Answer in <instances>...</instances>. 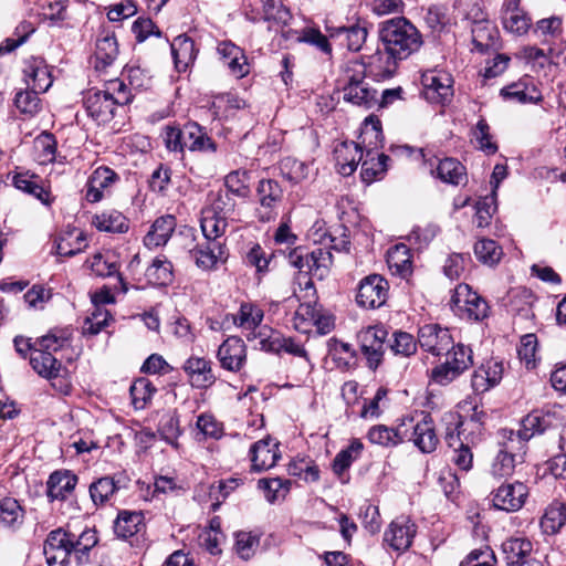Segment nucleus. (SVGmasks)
I'll list each match as a JSON object with an SVG mask.
<instances>
[{
	"label": "nucleus",
	"instance_id": "1",
	"mask_svg": "<svg viewBox=\"0 0 566 566\" xmlns=\"http://www.w3.org/2000/svg\"><path fill=\"white\" fill-rule=\"evenodd\" d=\"M133 94L129 86L120 78H114L105 84L102 91H90L85 97V108L98 124L109 122L118 106L132 102Z\"/></svg>",
	"mask_w": 566,
	"mask_h": 566
},
{
	"label": "nucleus",
	"instance_id": "2",
	"mask_svg": "<svg viewBox=\"0 0 566 566\" xmlns=\"http://www.w3.org/2000/svg\"><path fill=\"white\" fill-rule=\"evenodd\" d=\"M379 38L384 48L397 60L407 59L423 44L418 29L402 17L385 21Z\"/></svg>",
	"mask_w": 566,
	"mask_h": 566
},
{
	"label": "nucleus",
	"instance_id": "3",
	"mask_svg": "<svg viewBox=\"0 0 566 566\" xmlns=\"http://www.w3.org/2000/svg\"><path fill=\"white\" fill-rule=\"evenodd\" d=\"M360 138L365 147V154L360 161V175L365 182L371 184L384 176L389 161L387 155L375 151L378 147H382L384 143L381 123L377 117L369 116L365 119Z\"/></svg>",
	"mask_w": 566,
	"mask_h": 566
},
{
	"label": "nucleus",
	"instance_id": "4",
	"mask_svg": "<svg viewBox=\"0 0 566 566\" xmlns=\"http://www.w3.org/2000/svg\"><path fill=\"white\" fill-rule=\"evenodd\" d=\"M497 437L500 450L492 463L491 473L496 478H507L514 473L517 464L524 462L525 448L512 429H501Z\"/></svg>",
	"mask_w": 566,
	"mask_h": 566
},
{
	"label": "nucleus",
	"instance_id": "5",
	"mask_svg": "<svg viewBox=\"0 0 566 566\" xmlns=\"http://www.w3.org/2000/svg\"><path fill=\"white\" fill-rule=\"evenodd\" d=\"M366 66L354 63L348 66L343 77V97L354 105L371 107L377 103V92L365 82Z\"/></svg>",
	"mask_w": 566,
	"mask_h": 566
},
{
	"label": "nucleus",
	"instance_id": "6",
	"mask_svg": "<svg viewBox=\"0 0 566 566\" xmlns=\"http://www.w3.org/2000/svg\"><path fill=\"white\" fill-rule=\"evenodd\" d=\"M450 307L460 318L482 321L488 317L489 305L468 284H459L451 296Z\"/></svg>",
	"mask_w": 566,
	"mask_h": 566
},
{
	"label": "nucleus",
	"instance_id": "7",
	"mask_svg": "<svg viewBox=\"0 0 566 566\" xmlns=\"http://www.w3.org/2000/svg\"><path fill=\"white\" fill-rule=\"evenodd\" d=\"M255 195L258 207L255 217L260 222L275 220L279 214V207L283 201L284 191L279 181L274 179H262L259 181Z\"/></svg>",
	"mask_w": 566,
	"mask_h": 566
},
{
	"label": "nucleus",
	"instance_id": "8",
	"mask_svg": "<svg viewBox=\"0 0 566 566\" xmlns=\"http://www.w3.org/2000/svg\"><path fill=\"white\" fill-rule=\"evenodd\" d=\"M388 292L387 280L381 275L370 274L360 281L356 302L364 308H378L386 303Z\"/></svg>",
	"mask_w": 566,
	"mask_h": 566
},
{
	"label": "nucleus",
	"instance_id": "9",
	"mask_svg": "<svg viewBox=\"0 0 566 566\" xmlns=\"http://www.w3.org/2000/svg\"><path fill=\"white\" fill-rule=\"evenodd\" d=\"M388 332L382 326H368L358 333L360 349L368 366L376 369L382 360Z\"/></svg>",
	"mask_w": 566,
	"mask_h": 566
},
{
	"label": "nucleus",
	"instance_id": "10",
	"mask_svg": "<svg viewBox=\"0 0 566 566\" xmlns=\"http://www.w3.org/2000/svg\"><path fill=\"white\" fill-rule=\"evenodd\" d=\"M452 83L451 75L444 71L429 70L421 75L423 95L431 103L443 104L449 101L453 95Z\"/></svg>",
	"mask_w": 566,
	"mask_h": 566
},
{
	"label": "nucleus",
	"instance_id": "11",
	"mask_svg": "<svg viewBox=\"0 0 566 566\" xmlns=\"http://www.w3.org/2000/svg\"><path fill=\"white\" fill-rule=\"evenodd\" d=\"M129 482V478L123 472L102 476L91 483L90 496L95 505L103 506L111 503L120 490L127 489Z\"/></svg>",
	"mask_w": 566,
	"mask_h": 566
},
{
	"label": "nucleus",
	"instance_id": "12",
	"mask_svg": "<svg viewBox=\"0 0 566 566\" xmlns=\"http://www.w3.org/2000/svg\"><path fill=\"white\" fill-rule=\"evenodd\" d=\"M559 418L557 412L551 410H535L523 418L521 429L515 432V438L522 441V446L526 448V442L535 434H541L548 428L557 426Z\"/></svg>",
	"mask_w": 566,
	"mask_h": 566
},
{
	"label": "nucleus",
	"instance_id": "13",
	"mask_svg": "<svg viewBox=\"0 0 566 566\" xmlns=\"http://www.w3.org/2000/svg\"><path fill=\"white\" fill-rule=\"evenodd\" d=\"M418 343L423 350L439 356L452 346L453 339L448 328L427 324L418 331Z\"/></svg>",
	"mask_w": 566,
	"mask_h": 566
},
{
	"label": "nucleus",
	"instance_id": "14",
	"mask_svg": "<svg viewBox=\"0 0 566 566\" xmlns=\"http://www.w3.org/2000/svg\"><path fill=\"white\" fill-rule=\"evenodd\" d=\"M493 505L502 511L516 512L525 503L528 489L522 482L505 483L499 486L493 493Z\"/></svg>",
	"mask_w": 566,
	"mask_h": 566
},
{
	"label": "nucleus",
	"instance_id": "15",
	"mask_svg": "<svg viewBox=\"0 0 566 566\" xmlns=\"http://www.w3.org/2000/svg\"><path fill=\"white\" fill-rule=\"evenodd\" d=\"M500 95L504 101L526 104L538 103L542 101L543 95L537 86L536 81L528 75L521 77L518 81L504 86Z\"/></svg>",
	"mask_w": 566,
	"mask_h": 566
},
{
	"label": "nucleus",
	"instance_id": "16",
	"mask_svg": "<svg viewBox=\"0 0 566 566\" xmlns=\"http://www.w3.org/2000/svg\"><path fill=\"white\" fill-rule=\"evenodd\" d=\"M22 72L28 88L45 93L53 83L51 71L45 60L40 56L24 60Z\"/></svg>",
	"mask_w": 566,
	"mask_h": 566
},
{
	"label": "nucleus",
	"instance_id": "17",
	"mask_svg": "<svg viewBox=\"0 0 566 566\" xmlns=\"http://www.w3.org/2000/svg\"><path fill=\"white\" fill-rule=\"evenodd\" d=\"M217 358L223 369L240 371L247 361V346L240 337L230 336L219 346Z\"/></svg>",
	"mask_w": 566,
	"mask_h": 566
},
{
	"label": "nucleus",
	"instance_id": "18",
	"mask_svg": "<svg viewBox=\"0 0 566 566\" xmlns=\"http://www.w3.org/2000/svg\"><path fill=\"white\" fill-rule=\"evenodd\" d=\"M220 60L235 78H242L250 73L248 57L240 46L231 41H222L217 46Z\"/></svg>",
	"mask_w": 566,
	"mask_h": 566
},
{
	"label": "nucleus",
	"instance_id": "19",
	"mask_svg": "<svg viewBox=\"0 0 566 566\" xmlns=\"http://www.w3.org/2000/svg\"><path fill=\"white\" fill-rule=\"evenodd\" d=\"M406 422L409 429V437L407 439L411 440L421 452L431 453L437 449L439 439L433 420L429 416H423L416 424H413L412 419Z\"/></svg>",
	"mask_w": 566,
	"mask_h": 566
},
{
	"label": "nucleus",
	"instance_id": "20",
	"mask_svg": "<svg viewBox=\"0 0 566 566\" xmlns=\"http://www.w3.org/2000/svg\"><path fill=\"white\" fill-rule=\"evenodd\" d=\"M415 535V523L407 516H399L390 523L384 539L395 551L403 552L411 546Z\"/></svg>",
	"mask_w": 566,
	"mask_h": 566
},
{
	"label": "nucleus",
	"instance_id": "21",
	"mask_svg": "<svg viewBox=\"0 0 566 566\" xmlns=\"http://www.w3.org/2000/svg\"><path fill=\"white\" fill-rule=\"evenodd\" d=\"M333 263V255L329 250L325 248H315L305 256L297 255L294 265L301 271L306 269V272L312 276L323 280L327 276L329 268Z\"/></svg>",
	"mask_w": 566,
	"mask_h": 566
},
{
	"label": "nucleus",
	"instance_id": "22",
	"mask_svg": "<svg viewBox=\"0 0 566 566\" xmlns=\"http://www.w3.org/2000/svg\"><path fill=\"white\" fill-rule=\"evenodd\" d=\"M503 364L494 359L482 363L471 378V387L475 394H484L500 384L503 377Z\"/></svg>",
	"mask_w": 566,
	"mask_h": 566
},
{
	"label": "nucleus",
	"instance_id": "23",
	"mask_svg": "<svg viewBox=\"0 0 566 566\" xmlns=\"http://www.w3.org/2000/svg\"><path fill=\"white\" fill-rule=\"evenodd\" d=\"M251 467L261 472L273 468L280 458L279 444L268 437L254 442L250 449Z\"/></svg>",
	"mask_w": 566,
	"mask_h": 566
},
{
	"label": "nucleus",
	"instance_id": "24",
	"mask_svg": "<svg viewBox=\"0 0 566 566\" xmlns=\"http://www.w3.org/2000/svg\"><path fill=\"white\" fill-rule=\"evenodd\" d=\"M196 265L205 271L212 270L216 265L227 260V251L223 241H206L190 251Z\"/></svg>",
	"mask_w": 566,
	"mask_h": 566
},
{
	"label": "nucleus",
	"instance_id": "25",
	"mask_svg": "<svg viewBox=\"0 0 566 566\" xmlns=\"http://www.w3.org/2000/svg\"><path fill=\"white\" fill-rule=\"evenodd\" d=\"M364 149L354 142H343L334 149L336 169L343 176H350L363 160Z\"/></svg>",
	"mask_w": 566,
	"mask_h": 566
},
{
	"label": "nucleus",
	"instance_id": "26",
	"mask_svg": "<svg viewBox=\"0 0 566 566\" xmlns=\"http://www.w3.org/2000/svg\"><path fill=\"white\" fill-rule=\"evenodd\" d=\"M118 175L108 167H97L86 184L85 198L88 202H98L104 197V191L107 190L118 180Z\"/></svg>",
	"mask_w": 566,
	"mask_h": 566
},
{
	"label": "nucleus",
	"instance_id": "27",
	"mask_svg": "<svg viewBox=\"0 0 566 566\" xmlns=\"http://www.w3.org/2000/svg\"><path fill=\"white\" fill-rule=\"evenodd\" d=\"M409 437V429L407 422L402 421L397 427H387L385 424H377L369 429L367 433L368 440L374 443L386 448L396 447L403 442Z\"/></svg>",
	"mask_w": 566,
	"mask_h": 566
},
{
	"label": "nucleus",
	"instance_id": "28",
	"mask_svg": "<svg viewBox=\"0 0 566 566\" xmlns=\"http://www.w3.org/2000/svg\"><path fill=\"white\" fill-rule=\"evenodd\" d=\"M77 476L67 470L54 471L46 482V495L51 502L65 500L75 489Z\"/></svg>",
	"mask_w": 566,
	"mask_h": 566
},
{
	"label": "nucleus",
	"instance_id": "29",
	"mask_svg": "<svg viewBox=\"0 0 566 566\" xmlns=\"http://www.w3.org/2000/svg\"><path fill=\"white\" fill-rule=\"evenodd\" d=\"M184 370L188 375L193 387L207 388L216 381V376L211 368V361L203 357H189L184 365Z\"/></svg>",
	"mask_w": 566,
	"mask_h": 566
},
{
	"label": "nucleus",
	"instance_id": "30",
	"mask_svg": "<svg viewBox=\"0 0 566 566\" xmlns=\"http://www.w3.org/2000/svg\"><path fill=\"white\" fill-rule=\"evenodd\" d=\"M176 228V219L171 214L157 218L149 231L144 237V244L147 249L154 250L164 247Z\"/></svg>",
	"mask_w": 566,
	"mask_h": 566
},
{
	"label": "nucleus",
	"instance_id": "31",
	"mask_svg": "<svg viewBox=\"0 0 566 566\" xmlns=\"http://www.w3.org/2000/svg\"><path fill=\"white\" fill-rule=\"evenodd\" d=\"M170 48L178 72H185L195 62L198 54L195 41L186 34L175 38Z\"/></svg>",
	"mask_w": 566,
	"mask_h": 566
},
{
	"label": "nucleus",
	"instance_id": "32",
	"mask_svg": "<svg viewBox=\"0 0 566 566\" xmlns=\"http://www.w3.org/2000/svg\"><path fill=\"white\" fill-rule=\"evenodd\" d=\"M30 365L33 370L46 379H55L61 376L62 364L51 352L43 348L33 349L30 356Z\"/></svg>",
	"mask_w": 566,
	"mask_h": 566
},
{
	"label": "nucleus",
	"instance_id": "33",
	"mask_svg": "<svg viewBox=\"0 0 566 566\" xmlns=\"http://www.w3.org/2000/svg\"><path fill=\"white\" fill-rule=\"evenodd\" d=\"M446 441L450 448V462L460 471H470L473 465V453L471 448L460 440V433L447 432Z\"/></svg>",
	"mask_w": 566,
	"mask_h": 566
},
{
	"label": "nucleus",
	"instance_id": "34",
	"mask_svg": "<svg viewBox=\"0 0 566 566\" xmlns=\"http://www.w3.org/2000/svg\"><path fill=\"white\" fill-rule=\"evenodd\" d=\"M327 32L332 39L338 40L340 45L353 52L359 51L367 38V29L359 24L349 28H327Z\"/></svg>",
	"mask_w": 566,
	"mask_h": 566
},
{
	"label": "nucleus",
	"instance_id": "35",
	"mask_svg": "<svg viewBox=\"0 0 566 566\" xmlns=\"http://www.w3.org/2000/svg\"><path fill=\"white\" fill-rule=\"evenodd\" d=\"M87 264L91 271L99 277H109L113 275L117 276L118 283L122 286L123 292H127V285L120 275L116 256L111 253H96L87 260Z\"/></svg>",
	"mask_w": 566,
	"mask_h": 566
},
{
	"label": "nucleus",
	"instance_id": "36",
	"mask_svg": "<svg viewBox=\"0 0 566 566\" xmlns=\"http://www.w3.org/2000/svg\"><path fill=\"white\" fill-rule=\"evenodd\" d=\"M145 527L144 515L136 511H122L114 523L115 534L124 539L130 538Z\"/></svg>",
	"mask_w": 566,
	"mask_h": 566
},
{
	"label": "nucleus",
	"instance_id": "37",
	"mask_svg": "<svg viewBox=\"0 0 566 566\" xmlns=\"http://www.w3.org/2000/svg\"><path fill=\"white\" fill-rule=\"evenodd\" d=\"M533 551V544L525 537H511L503 542L502 553L509 566H516L527 559Z\"/></svg>",
	"mask_w": 566,
	"mask_h": 566
},
{
	"label": "nucleus",
	"instance_id": "38",
	"mask_svg": "<svg viewBox=\"0 0 566 566\" xmlns=\"http://www.w3.org/2000/svg\"><path fill=\"white\" fill-rule=\"evenodd\" d=\"M184 136L186 148L190 151H212L217 150L214 142L207 135L205 129L197 123H187L184 126Z\"/></svg>",
	"mask_w": 566,
	"mask_h": 566
},
{
	"label": "nucleus",
	"instance_id": "39",
	"mask_svg": "<svg viewBox=\"0 0 566 566\" xmlns=\"http://www.w3.org/2000/svg\"><path fill=\"white\" fill-rule=\"evenodd\" d=\"M387 263L391 272L401 277H408L412 273L410 249L403 243L396 244L389 249Z\"/></svg>",
	"mask_w": 566,
	"mask_h": 566
},
{
	"label": "nucleus",
	"instance_id": "40",
	"mask_svg": "<svg viewBox=\"0 0 566 566\" xmlns=\"http://www.w3.org/2000/svg\"><path fill=\"white\" fill-rule=\"evenodd\" d=\"M397 61L385 48L384 51L377 50L368 56V72L377 78L391 77L396 71Z\"/></svg>",
	"mask_w": 566,
	"mask_h": 566
},
{
	"label": "nucleus",
	"instance_id": "41",
	"mask_svg": "<svg viewBox=\"0 0 566 566\" xmlns=\"http://www.w3.org/2000/svg\"><path fill=\"white\" fill-rule=\"evenodd\" d=\"M566 524V503L554 501L551 503L541 520V527L545 534H556Z\"/></svg>",
	"mask_w": 566,
	"mask_h": 566
},
{
	"label": "nucleus",
	"instance_id": "42",
	"mask_svg": "<svg viewBox=\"0 0 566 566\" xmlns=\"http://www.w3.org/2000/svg\"><path fill=\"white\" fill-rule=\"evenodd\" d=\"M437 177L453 186L464 184L467 180L465 167L454 158H444L439 161L437 169Z\"/></svg>",
	"mask_w": 566,
	"mask_h": 566
},
{
	"label": "nucleus",
	"instance_id": "43",
	"mask_svg": "<svg viewBox=\"0 0 566 566\" xmlns=\"http://www.w3.org/2000/svg\"><path fill=\"white\" fill-rule=\"evenodd\" d=\"M92 223L97 230L112 233H124L129 228L127 218L116 210L94 216Z\"/></svg>",
	"mask_w": 566,
	"mask_h": 566
},
{
	"label": "nucleus",
	"instance_id": "44",
	"mask_svg": "<svg viewBox=\"0 0 566 566\" xmlns=\"http://www.w3.org/2000/svg\"><path fill=\"white\" fill-rule=\"evenodd\" d=\"M41 93L28 87L15 93L13 104L23 118H32L41 111Z\"/></svg>",
	"mask_w": 566,
	"mask_h": 566
},
{
	"label": "nucleus",
	"instance_id": "45",
	"mask_svg": "<svg viewBox=\"0 0 566 566\" xmlns=\"http://www.w3.org/2000/svg\"><path fill=\"white\" fill-rule=\"evenodd\" d=\"M227 219L212 211L202 210L200 226L206 241H223L222 237L228 226Z\"/></svg>",
	"mask_w": 566,
	"mask_h": 566
},
{
	"label": "nucleus",
	"instance_id": "46",
	"mask_svg": "<svg viewBox=\"0 0 566 566\" xmlns=\"http://www.w3.org/2000/svg\"><path fill=\"white\" fill-rule=\"evenodd\" d=\"M145 275L154 285H168L174 279L172 264L165 255H159L153 260Z\"/></svg>",
	"mask_w": 566,
	"mask_h": 566
},
{
	"label": "nucleus",
	"instance_id": "47",
	"mask_svg": "<svg viewBox=\"0 0 566 566\" xmlns=\"http://www.w3.org/2000/svg\"><path fill=\"white\" fill-rule=\"evenodd\" d=\"M24 511L13 497L0 500V525L4 528H18L23 523Z\"/></svg>",
	"mask_w": 566,
	"mask_h": 566
},
{
	"label": "nucleus",
	"instance_id": "48",
	"mask_svg": "<svg viewBox=\"0 0 566 566\" xmlns=\"http://www.w3.org/2000/svg\"><path fill=\"white\" fill-rule=\"evenodd\" d=\"M263 4V20L269 22V30L277 31L279 28L286 25L291 19L289 9L281 2L273 0H258Z\"/></svg>",
	"mask_w": 566,
	"mask_h": 566
},
{
	"label": "nucleus",
	"instance_id": "49",
	"mask_svg": "<svg viewBox=\"0 0 566 566\" xmlns=\"http://www.w3.org/2000/svg\"><path fill=\"white\" fill-rule=\"evenodd\" d=\"M234 197V195L226 191L224 189L211 191L208 195L209 207H207L205 210L212 211L213 213L224 218H229L235 210L237 202Z\"/></svg>",
	"mask_w": 566,
	"mask_h": 566
},
{
	"label": "nucleus",
	"instance_id": "50",
	"mask_svg": "<svg viewBox=\"0 0 566 566\" xmlns=\"http://www.w3.org/2000/svg\"><path fill=\"white\" fill-rule=\"evenodd\" d=\"M496 34L497 31L491 22H475L472 28V42L474 48L480 52L493 48L496 43Z\"/></svg>",
	"mask_w": 566,
	"mask_h": 566
},
{
	"label": "nucleus",
	"instance_id": "51",
	"mask_svg": "<svg viewBox=\"0 0 566 566\" xmlns=\"http://www.w3.org/2000/svg\"><path fill=\"white\" fill-rule=\"evenodd\" d=\"M13 185L17 189L22 190L34 198L39 199L42 203L49 205L50 192L39 182V178L34 175L17 174L13 177Z\"/></svg>",
	"mask_w": 566,
	"mask_h": 566
},
{
	"label": "nucleus",
	"instance_id": "52",
	"mask_svg": "<svg viewBox=\"0 0 566 566\" xmlns=\"http://www.w3.org/2000/svg\"><path fill=\"white\" fill-rule=\"evenodd\" d=\"M118 54L117 41L114 36L106 35L96 41L95 67L103 70L111 65Z\"/></svg>",
	"mask_w": 566,
	"mask_h": 566
},
{
	"label": "nucleus",
	"instance_id": "53",
	"mask_svg": "<svg viewBox=\"0 0 566 566\" xmlns=\"http://www.w3.org/2000/svg\"><path fill=\"white\" fill-rule=\"evenodd\" d=\"M292 482L281 478L261 479L258 482L260 490L264 492L265 499L270 503L282 501L289 494Z\"/></svg>",
	"mask_w": 566,
	"mask_h": 566
},
{
	"label": "nucleus",
	"instance_id": "54",
	"mask_svg": "<svg viewBox=\"0 0 566 566\" xmlns=\"http://www.w3.org/2000/svg\"><path fill=\"white\" fill-rule=\"evenodd\" d=\"M476 259L489 266L497 264L503 255L502 248L491 239H480L474 244Z\"/></svg>",
	"mask_w": 566,
	"mask_h": 566
},
{
	"label": "nucleus",
	"instance_id": "55",
	"mask_svg": "<svg viewBox=\"0 0 566 566\" xmlns=\"http://www.w3.org/2000/svg\"><path fill=\"white\" fill-rule=\"evenodd\" d=\"M447 352L446 361L454 367L460 374H463L470 366L473 364V353L469 346L463 344H458L451 346Z\"/></svg>",
	"mask_w": 566,
	"mask_h": 566
},
{
	"label": "nucleus",
	"instance_id": "56",
	"mask_svg": "<svg viewBox=\"0 0 566 566\" xmlns=\"http://www.w3.org/2000/svg\"><path fill=\"white\" fill-rule=\"evenodd\" d=\"M418 344L411 334L398 331L394 333L389 347L395 355L409 357L416 354Z\"/></svg>",
	"mask_w": 566,
	"mask_h": 566
},
{
	"label": "nucleus",
	"instance_id": "57",
	"mask_svg": "<svg viewBox=\"0 0 566 566\" xmlns=\"http://www.w3.org/2000/svg\"><path fill=\"white\" fill-rule=\"evenodd\" d=\"M72 553L81 564L86 560L88 552L96 545V533L92 530H85L78 536L72 533Z\"/></svg>",
	"mask_w": 566,
	"mask_h": 566
},
{
	"label": "nucleus",
	"instance_id": "58",
	"mask_svg": "<svg viewBox=\"0 0 566 566\" xmlns=\"http://www.w3.org/2000/svg\"><path fill=\"white\" fill-rule=\"evenodd\" d=\"M130 396L136 409H143L156 392L155 386L146 378H139L130 386Z\"/></svg>",
	"mask_w": 566,
	"mask_h": 566
},
{
	"label": "nucleus",
	"instance_id": "59",
	"mask_svg": "<svg viewBox=\"0 0 566 566\" xmlns=\"http://www.w3.org/2000/svg\"><path fill=\"white\" fill-rule=\"evenodd\" d=\"M289 473L305 482H316L319 479L318 467L310 459H297L290 463Z\"/></svg>",
	"mask_w": 566,
	"mask_h": 566
},
{
	"label": "nucleus",
	"instance_id": "60",
	"mask_svg": "<svg viewBox=\"0 0 566 566\" xmlns=\"http://www.w3.org/2000/svg\"><path fill=\"white\" fill-rule=\"evenodd\" d=\"M223 189L238 198H247L250 192L248 186V172L241 170L229 172L224 178Z\"/></svg>",
	"mask_w": 566,
	"mask_h": 566
},
{
	"label": "nucleus",
	"instance_id": "61",
	"mask_svg": "<svg viewBox=\"0 0 566 566\" xmlns=\"http://www.w3.org/2000/svg\"><path fill=\"white\" fill-rule=\"evenodd\" d=\"M319 310L315 304H300L294 314V327L301 333H307L313 326Z\"/></svg>",
	"mask_w": 566,
	"mask_h": 566
},
{
	"label": "nucleus",
	"instance_id": "62",
	"mask_svg": "<svg viewBox=\"0 0 566 566\" xmlns=\"http://www.w3.org/2000/svg\"><path fill=\"white\" fill-rule=\"evenodd\" d=\"M158 431L161 438L171 446H177L180 436L179 419L174 413H166L159 420Z\"/></svg>",
	"mask_w": 566,
	"mask_h": 566
},
{
	"label": "nucleus",
	"instance_id": "63",
	"mask_svg": "<svg viewBox=\"0 0 566 566\" xmlns=\"http://www.w3.org/2000/svg\"><path fill=\"white\" fill-rule=\"evenodd\" d=\"M87 247L86 237L83 232L76 233L74 240L72 234L67 238H61L56 245V253L61 256H73L82 252Z\"/></svg>",
	"mask_w": 566,
	"mask_h": 566
},
{
	"label": "nucleus",
	"instance_id": "64",
	"mask_svg": "<svg viewBox=\"0 0 566 566\" xmlns=\"http://www.w3.org/2000/svg\"><path fill=\"white\" fill-rule=\"evenodd\" d=\"M472 134L478 144L479 149L489 155L495 154L497 151V146L495 143L492 142L490 126L485 119L481 118L476 123Z\"/></svg>",
	"mask_w": 566,
	"mask_h": 566
}]
</instances>
